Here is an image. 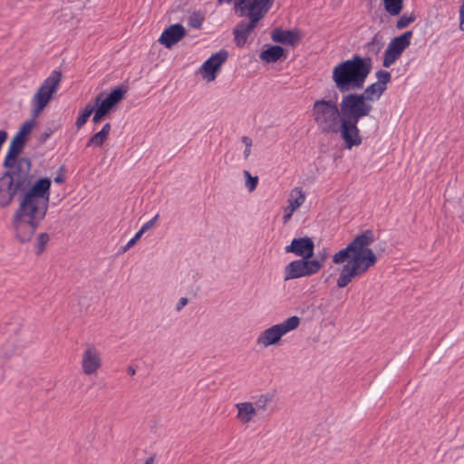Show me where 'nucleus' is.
<instances>
[{
  "mask_svg": "<svg viewBox=\"0 0 464 464\" xmlns=\"http://www.w3.org/2000/svg\"><path fill=\"white\" fill-rule=\"evenodd\" d=\"M110 130H111L110 123L104 124L102 129L101 130V131L103 132L104 134H106L107 136L109 135Z\"/></svg>",
  "mask_w": 464,
  "mask_h": 464,
  "instance_id": "79ce46f5",
  "label": "nucleus"
},
{
  "mask_svg": "<svg viewBox=\"0 0 464 464\" xmlns=\"http://www.w3.org/2000/svg\"><path fill=\"white\" fill-rule=\"evenodd\" d=\"M18 193L22 195V190L3 174L0 178V208L8 207Z\"/></svg>",
  "mask_w": 464,
  "mask_h": 464,
  "instance_id": "6ab92c4d",
  "label": "nucleus"
},
{
  "mask_svg": "<svg viewBox=\"0 0 464 464\" xmlns=\"http://www.w3.org/2000/svg\"><path fill=\"white\" fill-rule=\"evenodd\" d=\"M374 241V234L367 229L356 236L347 246L333 256L334 264H342L348 260L337 278L336 285L339 288L346 287L353 279L365 274L370 267L377 262V256L369 246Z\"/></svg>",
  "mask_w": 464,
  "mask_h": 464,
  "instance_id": "f03ea898",
  "label": "nucleus"
},
{
  "mask_svg": "<svg viewBox=\"0 0 464 464\" xmlns=\"http://www.w3.org/2000/svg\"><path fill=\"white\" fill-rule=\"evenodd\" d=\"M250 152H251V147H246L245 148V150H244V157L245 159H247L250 155Z\"/></svg>",
  "mask_w": 464,
  "mask_h": 464,
  "instance_id": "c03bdc74",
  "label": "nucleus"
},
{
  "mask_svg": "<svg viewBox=\"0 0 464 464\" xmlns=\"http://www.w3.org/2000/svg\"><path fill=\"white\" fill-rule=\"evenodd\" d=\"M186 34V30L180 24H175L166 28L159 38V42L167 48H171Z\"/></svg>",
  "mask_w": 464,
  "mask_h": 464,
  "instance_id": "aec40b11",
  "label": "nucleus"
},
{
  "mask_svg": "<svg viewBox=\"0 0 464 464\" xmlns=\"http://www.w3.org/2000/svg\"><path fill=\"white\" fill-rule=\"evenodd\" d=\"M50 240V236L47 233H41L37 236L34 246L36 248V255H41L48 241Z\"/></svg>",
  "mask_w": 464,
  "mask_h": 464,
  "instance_id": "c85d7f7f",
  "label": "nucleus"
},
{
  "mask_svg": "<svg viewBox=\"0 0 464 464\" xmlns=\"http://www.w3.org/2000/svg\"><path fill=\"white\" fill-rule=\"evenodd\" d=\"M232 2H234V4H235L236 0H218V5H222L223 3L230 4Z\"/></svg>",
  "mask_w": 464,
  "mask_h": 464,
  "instance_id": "49530a36",
  "label": "nucleus"
},
{
  "mask_svg": "<svg viewBox=\"0 0 464 464\" xmlns=\"http://www.w3.org/2000/svg\"><path fill=\"white\" fill-rule=\"evenodd\" d=\"M250 21H241L234 29V40L237 46L242 47L246 43L249 34L257 26L259 20L262 17L247 16Z\"/></svg>",
  "mask_w": 464,
  "mask_h": 464,
  "instance_id": "f3484780",
  "label": "nucleus"
},
{
  "mask_svg": "<svg viewBox=\"0 0 464 464\" xmlns=\"http://www.w3.org/2000/svg\"><path fill=\"white\" fill-rule=\"evenodd\" d=\"M89 118H77L76 126L81 128L83 126Z\"/></svg>",
  "mask_w": 464,
  "mask_h": 464,
  "instance_id": "a19ab883",
  "label": "nucleus"
},
{
  "mask_svg": "<svg viewBox=\"0 0 464 464\" xmlns=\"http://www.w3.org/2000/svg\"><path fill=\"white\" fill-rule=\"evenodd\" d=\"M372 68L371 58L355 54L336 64L333 69L332 78L338 91L346 92L362 88Z\"/></svg>",
  "mask_w": 464,
  "mask_h": 464,
  "instance_id": "7ed1b4c3",
  "label": "nucleus"
},
{
  "mask_svg": "<svg viewBox=\"0 0 464 464\" xmlns=\"http://www.w3.org/2000/svg\"><path fill=\"white\" fill-rule=\"evenodd\" d=\"M315 116H340L337 105L333 101H317L314 104Z\"/></svg>",
  "mask_w": 464,
  "mask_h": 464,
  "instance_id": "5701e85b",
  "label": "nucleus"
},
{
  "mask_svg": "<svg viewBox=\"0 0 464 464\" xmlns=\"http://www.w3.org/2000/svg\"><path fill=\"white\" fill-rule=\"evenodd\" d=\"M271 38L275 43L294 45L298 38L297 35L289 30L275 29L271 34Z\"/></svg>",
  "mask_w": 464,
  "mask_h": 464,
  "instance_id": "b1692460",
  "label": "nucleus"
},
{
  "mask_svg": "<svg viewBox=\"0 0 464 464\" xmlns=\"http://www.w3.org/2000/svg\"><path fill=\"white\" fill-rule=\"evenodd\" d=\"M54 182H56V183H63V177H61V176H57V177L54 179Z\"/></svg>",
  "mask_w": 464,
  "mask_h": 464,
  "instance_id": "de8ad7c7",
  "label": "nucleus"
},
{
  "mask_svg": "<svg viewBox=\"0 0 464 464\" xmlns=\"http://www.w3.org/2000/svg\"><path fill=\"white\" fill-rule=\"evenodd\" d=\"M305 200V194L302 188L295 187L289 194L287 207L284 209L283 223L286 224L292 218L294 212L301 207Z\"/></svg>",
  "mask_w": 464,
  "mask_h": 464,
  "instance_id": "a211bd4d",
  "label": "nucleus"
},
{
  "mask_svg": "<svg viewBox=\"0 0 464 464\" xmlns=\"http://www.w3.org/2000/svg\"><path fill=\"white\" fill-rule=\"evenodd\" d=\"M125 93L126 90L122 87L114 89L109 94L100 93L96 97L99 107L94 116H105L113 112L114 107L124 98Z\"/></svg>",
  "mask_w": 464,
  "mask_h": 464,
  "instance_id": "ddd939ff",
  "label": "nucleus"
},
{
  "mask_svg": "<svg viewBox=\"0 0 464 464\" xmlns=\"http://www.w3.org/2000/svg\"><path fill=\"white\" fill-rule=\"evenodd\" d=\"M284 55V49L279 45H273L262 51L259 58L266 63H276Z\"/></svg>",
  "mask_w": 464,
  "mask_h": 464,
  "instance_id": "393cba45",
  "label": "nucleus"
},
{
  "mask_svg": "<svg viewBox=\"0 0 464 464\" xmlns=\"http://www.w3.org/2000/svg\"><path fill=\"white\" fill-rule=\"evenodd\" d=\"M228 57L227 51L222 49L212 54L207 61L203 63L199 69V72L204 80L212 82L216 79L218 72L220 71L222 64Z\"/></svg>",
  "mask_w": 464,
  "mask_h": 464,
  "instance_id": "f8f14e48",
  "label": "nucleus"
},
{
  "mask_svg": "<svg viewBox=\"0 0 464 464\" xmlns=\"http://www.w3.org/2000/svg\"><path fill=\"white\" fill-rule=\"evenodd\" d=\"M273 399L274 394L271 392H266L256 396L252 403L254 404L256 411H266L269 404L273 401Z\"/></svg>",
  "mask_w": 464,
  "mask_h": 464,
  "instance_id": "bb28decb",
  "label": "nucleus"
},
{
  "mask_svg": "<svg viewBox=\"0 0 464 464\" xmlns=\"http://www.w3.org/2000/svg\"><path fill=\"white\" fill-rule=\"evenodd\" d=\"M242 142L245 144L246 148L252 146V140L249 137L243 136Z\"/></svg>",
  "mask_w": 464,
  "mask_h": 464,
  "instance_id": "ea45409f",
  "label": "nucleus"
},
{
  "mask_svg": "<svg viewBox=\"0 0 464 464\" xmlns=\"http://www.w3.org/2000/svg\"><path fill=\"white\" fill-rule=\"evenodd\" d=\"M13 353H5L4 356L6 358V359H9L11 356H12Z\"/></svg>",
  "mask_w": 464,
  "mask_h": 464,
  "instance_id": "3c124183",
  "label": "nucleus"
},
{
  "mask_svg": "<svg viewBox=\"0 0 464 464\" xmlns=\"http://www.w3.org/2000/svg\"><path fill=\"white\" fill-rule=\"evenodd\" d=\"M286 253H293L301 259H311L314 256V243L311 237L294 238L290 245L285 247Z\"/></svg>",
  "mask_w": 464,
  "mask_h": 464,
  "instance_id": "dca6fc26",
  "label": "nucleus"
},
{
  "mask_svg": "<svg viewBox=\"0 0 464 464\" xmlns=\"http://www.w3.org/2000/svg\"><path fill=\"white\" fill-rule=\"evenodd\" d=\"M192 25H193L194 27H198V26H199V25H200V23H198V24H194V23H193V24H192Z\"/></svg>",
  "mask_w": 464,
  "mask_h": 464,
  "instance_id": "603ef678",
  "label": "nucleus"
},
{
  "mask_svg": "<svg viewBox=\"0 0 464 464\" xmlns=\"http://www.w3.org/2000/svg\"><path fill=\"white\" fill-rule=\"evenodd\" d=\"M324 266V260L296 259L291 261L284 269L285 281L310 276L319 272Z\"/></svg>",
  "mask_w": 464,
  "mask_h": 464,
  "instance_id": "0eeeda50",
  "label": "nucleus"
},
{
  "mask_svg": "<svg viewBox=\"0 0 464 464\" xmlns=\"http://www.w3.org/2000/svg\"><path fill=\"white\" fill-rule=\"evenodd\" d=\"M238 16H258L263 17L268 10L264 0H236L234 6Z\"/></svg>",
  "mask_w": 464,
  "mask_h": 464,
  "instance_id": "2eb2a0df",
  "label": "nucleus"
},
{
  "mask_svg": "<svg viewBox=\"0 0 464 464\" xmlns=\"http://www.w3.org/2000/svg\"><path fill=\"white\" fill-rule=\"evenodd\" d=\"M107 135L102 132L101 130L95 133L88 141L87 146H96L101 147L107 139Z\"/></svg>",
  "mask_w": 464,
  "mask_h": 464,
  "instance_id": "2f4dec72",
  "label": "nucleus"
},
{
  "mask_svg": "<svg viewBox=\"0 0 464 464\" xmlns=\"http://www.w3.org/2000/svg\"><path fill=\"white\" fill-rule=\"evenodd\" d=\"M387 87H382L379 83H372L369 85L362 93L371 103L376 99H379L384 92Z\"/></svg>",
  "mask_w": 464,
  "mask_h": 464,
  "instance_id": "a878e982",
  "label": "nucleus"
},
{
  "mask_svg": "<svg viewBox=\"0 0 464 464\" xmlns=\"http://www.w3.org/2000/svg\"><path fill=\"white\" fill-rule=\"evenodd\" d=\"M386 12L392 16L398 15L402 10L403 0H383Z\"/></svg>",
  "mask_w": 464,
  "mask_h": 464,
  "instance_id": "cd10ccee",
  "label": "nucleus"
},
{
  "mask_svg": "<svg viewBox=\"0 0 464 464\" xmlns=\"http://www.w3.org/2000/svg\"><path fill=\"white\" fill-rule=\"evenodd\" d=\"M459 28L461 31H464V0L463 3L459 8Z\"/></svg>",
  "mask_w": 464,
  "mask_h": 464,
  "instance_id": "e433bc0d",
  "label": "nucleus"
},
{
  "mask_svg": "<svg viewBox=\"0 0 464 464\" xmlns=\"http://www.w3.org/2000/svg\"><path fill=\"white\" fill-rule=\"evenodd\" d=\"M136 240L132 237L123 247L122 252H126L129 248L133 246L136 244Z\"/></svg>",
  "mask_w": 464,
  "mask_h": 464,
  "instance_id": "58836bf2",
  "label": "nucleus"
},
{
  "mask_svg": "<svg viewBox=\"0 0 464 464\" xmlns=\"http://www.w3.org/2000/svg\"><path fill=\"white\" fill-rule=\"evenodd\" d=\"M102 365V355L92 344L87 345L82 356V370L87 376L94 375Z\"/></svg>",
  "mask_w": 464,
  "mask_h": 464,
  "instance_id": "4468645a",
  "label": "nucleus"
},
{
  "mask_svg": "<svg viewBox=\"0 0 464 464\" xmlns=\"http://www.w3.org/2000/svg\"><path fill=\"white\" fill-rule=\"evenodd\" d=\"M187 304L188 299L186 297H181L177 304V311H180Z\"/></svg>",
  "mask_w": 464,
  "mask_h": 464,
  "instance_id": "4c0bfd02",
  "label": "nucleus"
},
{
  "mask_svg": "<svg viewBox=\"0 0 464 464\" xmlns=\"http://www.w3.org/2000/svg\"><path fill=\"white\" fill-rule=\"evenodd\" d=\"M4 167L7 169L4 175H7L9 180H11L17 188L22 190V193L28 191L34 187L35 181H34V175L31 173L32 162L28 158H19L18 156L9 160L8 164H6L5 157Z\"/></svg>",
  "mask_w": 464,
  "mask_h": 464,
  "instance_id": "20e7f679",
  "label": "nucleus"
},
{
  "mask_svg": "<svg viewBox=\"0 0 464 464\" xmlns=\"http://www.w3.org/2000/svg\"><path fill=\"white\" fill-rule=\"evenodd\" d=\"M300 318L293 315L284 322L274 324L264 330L257 337L256 343L262 347H268L277 344L282 336L296 329L300 324Z\"/></svg>",
  "mask_w": 464,
  "mask_h": 464,
  "instance_id": "423d86ee",
  "label": "nucleus"
},
{
  "mask_svg": "<svg viewBox=\"0 0 464 464\" xmlns=\"http://www.w3.org/2000/svg\"><path fill=\"white\" fill-rule=\"evenodd\" d=\"M158 218H159V215H156L153 218H151L150 220H149L148 222L143 224L142 227H140V230L144 233L146 231L150 230L154 226Z\"/></svg>",
  "mask_w": 464,
  "mask_h": 464,
  "instance_id": "c9c22d12",
  "label": "nucleus"
},
{
  "mask_svg": "<svg viewBox=\"0 0 464 464\" xmlns=\"http://www.w3.org/2000/svg\"><path fill=\"white\" fill-rule=\"evenodd\" d=\"M416 19L414 14H403L397 21V29H402L407 27L410 24L413 23Z\"/></svg>",
  "mask_w": 464,
  "mask_h": 464,
  "instance_id": "c756f323",
  "label": "nucleus"
},
{
  "mask_svg": "<svg viewBox=\"0 0 464 464\" xmlns=\"http://www.w3.org/2000/svg\"><path fill=\"white\" fill-rule=\"evenodd\" d=\"M128 372H129V373L130 375H134L135 374V370L133 368H131V367L129 368Z\"/></svg>",
  "mask_w": 464,
  "mask_h": 464,
  "instance_id": "09e8293b",
  "label": "nucleus"
},
{
  "mask_svg": "<svg viewBox=\"0 0 464 464\" xmlns=\"http://www.w3.org/2000/svg\"><path fill=\"white\" fill-rule=\"evenodd\" d=\"M51 180L42 178L28 191L19 197V206L12 218L16 239L24 244L30 242L40 223L46 216L50 198Z\"/></svg>",
  "mask_w": 464,
  "mask_h": 464,
  "instance_id": "f257e3e1",
  "label": "nucleus"
},
{
  "mask_svg": "<svg viewBox=\"0 0 464 464\" xmlns=\"http://www.w3.org/2000/svg\"><path fill=\"white\" fill-rule=\"evenodd\" d=\"M34 126V118L24 122L18 132L14 136L6 154V164H8L9 160L17 158L22 152L27 140V137L32 131Z\"/></svg>",
  "mask_w": 464,
  "mask_h": 464,
  "instance_id": "9d476101",
  "label": "nucleus"
},
{
  "mask_svg": "<svg viewBox=\"0 0 464 464\" xmlns=\"http://www.w3.org/2000/svg\"><path fill=\"white\" fill-rule=\"evenodd\" d=\"M343 120H360V118H315L319 129L324 133H338Z\"/></svg>",
  "mask_w": 464,
  "mask_h": 464,
  "instance_id": "4be33fe9",
  "label": "nucleus"
},
{
  "mask_svg": "<svg viewBox=\"0 0 464 464\" xmlns=\"http://www.w3.org/2000/svg\"><path fill=\"white\" fill-rule=\"evenodd\" d=\"M144 234V232H142L140 229L136 233V235L133 237V238L138 241L141 236Z\"/></svg>",
  "mask_w": 464,
  "mask_h": 464,
  "instance_id": "a18cd8bd",
  "label": "nucleus"
},
{
  "mask_svg": "<svg viewBox=\"0 0 464 464\" xmlns=\"http://www.w3.org/2000/svg\"><path fill=\"white\" fill-rule=\"evenodd\" d=\"M154 462H155V456H150L145 460L144 464H154Z\"/></svg>",
  "mask_w": 464,
  "mask_h": 464,
  "instance_id": "37998d69",
  "label": "nucleus"
},
{
  "mask_svg": "<svg viewBox=\"0 0 464 464\" xmlns=\"http://www.w3.org/2000/svg\"><path fill=\"white\" fill-rule=\"evenodd\" d=\"M412 32L407 31L400 36L394 37L384 52L382 66L391 67L401 55L403 51L411 44Z\"/></svg>",
  "mask_w": 464,
  "mask_h": 464,
  "instance_id": "1a4fd4ad",
  "label": "nucleus"
},
{
  "mask_svg": "<svg viewBox=\"0 0 464 464\" xmlns=\"http://www.w3.org/2000/svg\"><path fill=\"white\" fill-rule=\"evenodd\" d=\"M237 412V420L242 424L251 422L257 411L254 404L250 401L239 402L235 405Z\"/></svg>",
  "mask_w": 464,
  "mask_h": 464,
  "instance_id": "412c9836",
  "label": "nucleus"
},
{
  "mask_svg": "<svg viewBox=\"0 0 464 464\" xmlns=\"http://www.w3.org/2000/svg\"><path fill=\"white\" fill-rule=\"evenodd\" d=\"M61 80V71L53 70L44 81L32 98V112L34 116H38L49 103L53 93H55L59 89Z\"/></svg>",
  "mask_w": 464,
  "mask_h": 464,
  "instance_id": "39448f33",
  "label": "nucleus"
},
{
  "mask_svg": "<svg viewBox=\"0 0 464 464\" xmlns=\"http://www.w3.org/2000/svg\"><path fill=\"white\" fill-rule=\"evenodd\" d=\"M102 119H103V118H93V121H94L95 123H99V122H101V121H102Z\"/></svg>",
  "mask_w": 464,
  "mask_h": 464,
  "instance_id": "8fccbe9b",
  "label": "nucleus"
},
{
  "mask_svg": "<svg viewBox=\"0 0 464 464\" xmlns=\"http://www.w3.org/2000/svg\"><path fill=\"white\" fill-rule=\"evenodd\" d=\"M372 107V103L362 94H347L341 102L343 116H367Z\"/></svg>",
  "mask_w": 464,
  "mask_h": 464,
  "instance_id": "6e6552de",
  "label": "nucleus"
},
{
  "mask_svg": "<svg viewBox=\"0 0 464 464\" xmlns=\"http://www.w3.org/2000/svg\"><path fill=\"white\" fill-rule=\"evenodd\" d=\"M98 107L99 105L96 98L94 102H89L86 104L79 116H92V114L95 115L97 113Z\"/></svg>",
  "mask_w": 464,
  "mask_h": 464,
  "instance_id": "72a5a7b5",
  "label": "nucleus"
},
{
  "mask_svg": "<svg viewBox=\"0 0 464 464\" xmlns=\"http://www.w3.org/2000/svg\"><path fill=\"white\" fill-rule=\"evenodd\" d=\"M358 121L359 120H343L339 126L338 133L343 140L344 148L347 150L360 146L362 142V138L357 127Z\"/></svg>",
  "mask_w": 464,
  "mask_h": 464,
  "instance_id": "9b49d317",
  "label": "nucleus"
},
{
  "mask_svg": "<svg viewBox=\"0 0 464 464\" xmlns=\"http://www.w3.org/2000/svg\"><path fill=\"white\" fill-rule=\"evenodd\" d=\"M244 176L246 178V186L247 189L252 192L256 188L257 183H258V177L255 176L252 177L249 171L244 170Z\"/></svg>",
  "mask_w": 464,
  "mask_h": 464,
  "instance_id": "473e14b6",
  "label": "nucleus"
},
{
  "mask_svg": "<svg viewBox=\"0 0 464 464\" xmlns=\"http://www.w3.org/2000/svg\"><path fill=\"white\" fill-rule=\"evenodd\" d=\"M382 44H383L377 37H373L372 40L368 43L367 46L369 51L377 53L382 49Z\"/></svg>",
  "mask_w": 464,
  "mask_h": 464,
  "instance_id": "f704fd0d",
  "label": "nucleus"
},
{
  "mask_svg": "<svg viewBox=\"0 0 464 464\" xmlns=\"http://www.w3.org/2000/svg\"><path fill=\"white\" fill-rule=\"evenodd\" d=\"M375 76L377 78L376 83H379L382 87H386L392 80V74L388 71L379 70L376 72Z\"/></svg>",
  "mask_w": 464,
  "mask_h": 464,
  "instance_id": "7c9ffc66",
  "label": "nucleus"
}]
</instances>
